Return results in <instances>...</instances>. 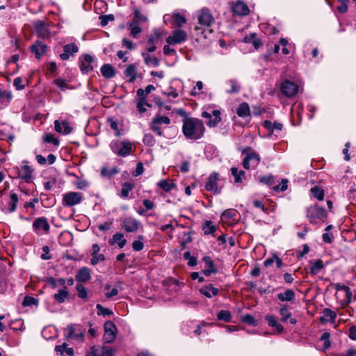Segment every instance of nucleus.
<instances>
[{"mask_svg": "<svg viewBox=\"0 0 356 356\" xmlns=\"http://www.w3.org/2000/svg\"><path fill=\"white\" fill-rule=\"evenodd\" d=\"M205 131L202 120L197 118H186L184 120L182 131L184 136L190 140H197L202 137Z\"/></svg>", "mask_w": 356, "mask_h": 356, "instance_id": "1", "label": "nucleus"}, {"mask_svg": "<svg viewBox=\"0 0 356 356\" xmlns=\"http://www.w3.org/2000/svg\"><path fill=\"white\" fill-rule=\"evenodd\" d=\"M307 217L312 224H317L320 221H324L327 218V213L324 208L316 204L311 205L307 209Z\"/></svg>", "mask_w": 356, "mask_h": 356, "instance_id": "2", "label": "nucleus"}, {"mask_svg": "<svg viewBox=\"0 0 356 356\" xmlns=\"http://www.w3.org/2000/svg\"><path fill=\"white\" fill-rule=\"evenodd\" d=\"M242 154L244 155L243 160V165L244 168L249 169L250 167H257L260 162L259 155L254 151L251 147L245 148Z\"/></svg>", "mask_w": 356, "mask_h": 356, "instance_id": "3", "label": "nucleus"}, {"mask_svg": "<svg viewBox=\"0 0 356 356\" xmlns=\"http://www.w3.org/2000/svg\"><path fill=\"white\" fill-rule=\"evenodd\" d=\"M111 150L120 156H127L131 154L132 146L129 141H113L110 144Z\"/></svg>", "mask_w": 356, "mask_h": 356, "instance_id": "4", "label": "nucleus"}, {"mask_svg": "<svg viewBox=\"0 0 356 356\" xmlns=\"http://www.w3.org/2000/svg\"><path fill=\"white\" fill-rule=\"evenodd\" d=\"M120 226L122 229L129 233H135L143 229L141 222L132 216L122 218Z\"/></svg>", "mask_w": 356, "mask_h": 356, "instance_id": "5", "label": "nucleus"}, {"mask_svg": "<svg viewBox=\"0 0 356 356\" xmlns=\"http://www.w3.org/2000/svg\"><path fill=\"white\" fill-rule=\"evenodd\" d=\"M83 200V195L79 192H69L63 195L62 204L64 207H72L79 204Z\"/></svg>", "mask_w": 356, "mask_h": 356, "instance_id": "6", "label": "nucleus"}, {"mask_svg": "<svg viewBox=\"0 0 356 356\" xmlns=\"http://www.w3.org/2000/svg\"><path fill=\"white\" fill-rule=\"evenodd\" d=\"M170 123V120L168 117L157 115L153 118L150 124V129L152 130V131L161 136L163 135V125L167 126Z\"/></svg>", "mask_w": 356, "mask_h": 356, "instance_id": "7", "label": "nucleus"}, {"mask_svg": "<svg viewBox=\"0 0 356 356\" xmlns=\"http://www.w3.org/2000/svg\"><path fill=\"white\" fill-rule=\"evenodd\" d=\"M186 40L187 33L184 31L177 29L174 30L165 40L169 45H175L181 44Z\"/></svg>", "mask_w": 356, "mask_h": 356, "instance_id": "8", "label": "nucleus"}, {"mask_svg": "<svg viewBox=\"0 0 356 356\" xmlns=\"http://www.w3.org/2000/svg\"><path fill=\"white\" fill-rule=\"evenodd\" d=\"M280 90L282 95L291 98L298 93V86L295 82L286 79L281 83Z\"/></svg>", "mask_w": 356, "mask_h": 356, "instance_id": "9", "label": "nucleus"}, {"mask_svg": "<svg viewBox=\"0 0 356 356\" xmlns=\"http://www.w3.org/2000/svg\"><path fill=\"white\" fill-rule=\"evenodd\" d=\"M33 170L27 161H23L18 169V176L26 182H30L33 179Z\"/></svg>", "mask_w": 356, "mask_h": 356, "instance_id": "10", "label": "nucleus"}, {"mask_svg": "<svg viewBox=\"0 0 356 356\" xmlns=\"http://www.w3.org/2000/svg\"><path fill=\"white\" fill-rule=\"evenodd\" d=\"M197 19L200 24L205 26H210L215 21L211 11L207 8L200 10Z\"/></svg>", "mask_w": 356, "mask_h": 356, "instance_id": "11", "label": "nucleus"}, {"mask_svg": "<svg viewBox=\"0 0 356 356\" xmlns=\"http://www.w3.org/2000/svg\"><path fill=\"white\" fill-rule=\"evenodd\" d=\"M117 328L111 321H107L104 324V339L106 342L111 343L116 337Z\"/></svg>", "mask_w": 356, "mask_h": 356, "instance_id": "12", "label": "nucleus"}, {"mask_svg": "<svg viewBox=\"0 0 356 356\" xmlns=\"http://www.w3.org/2000/svg\"><path fill=\"white\" fill-rule=\"evenodd\" d=\"M80 69L83 73H88L94 68V58L89 54L80 57Z\"/></svg>", "mask_w": 356, "mask_h": 356, "instance_id": "13", "label": "nucleus"}, {"mask_svg": "<svg viewBox=\"0 0 356 356\" xmlns=\"http://www.w3.org/2000/svg\"><path fill=\"white\" fill-rule=\"evenodd\" d=\"M202 116L204 118L209 119L207 122V125L210 127H216L218 123L221 120L220 112L218 110H213L211 113L208 111H204L202 113Z\"/></svg>", "mask_w": 356, "mask_h": 356, "instance_id": "14", "label": "nucleus"}, {"mask_svg": "<svg viewBox=\"0 0 356 356\" xmlns=\"http://www.w3.org/2000/svg\"><path fill=\"white\" fill-rule=\"evenodd\" d=\"M55 130L63 135H67L72 131L73 127L72 124L67 120H56L54 122Z\"/></svg>", "mask_w": 356, "mask_h": 356, "instance_id": "15", "label": "nucleus"}, {"mask_svg": "<svg viewBox=\"0 0 356 356\" xmlns=\"http://www.w3.org/2000/svg\"><path fill=\"white\" fill-rule=\"evenodd\" d=\"M218 175L216 172H213L208 177V180L206 183L205 188L208 191L213 192L215 194L220 192V188L218 186Z\"/></svg>", "mask_w": 356, "mask_h": 356, "instance_id": "16", "label": "nucleus"}, {"mask_svg": "<svg viewBox=\"0 0 356 356\" xmlns=\"http://www.w3.org/2000/svg\"><path fill=\"white\" fill-rule=\"evenodd\" d=\"M48 47L40 40H37L31 46V51L35 54L37 59L41 57L47 51Z\"/></svg>", "mask_w": 356, "mask_h": 356, "instance_id": "17", "label": "nucleus"}, {"mask_svg": "<svg viewBox=\"0 0 356 356\" xmlns=\"http://www.w3.org/2000/svg\"><path fill=\"white\" fill-rule=\"evenodd\" d=\"M34 27L38 38H48L50 35L49 29L44 21H38L35 23Z\"/></svg>", "mask_w": 356, "mask_h": 356, "instance_id": "18", "label": "nucleus"}, {"mask_svg": "<svg viewBox=\"0 0 356 356\" xmlns=\"http://www.w3.org/2000/svg\"><path fill=\"white\" fill-rule=\"evenodd\" d=\"M279 314L281 316V320L283 323H286L288 320L289 323L292 325H295L297 323L296 318H292L291 312L289 311V307L283 305L279 309Z\"/></svg>", "mask_w": 356, "mask_h": 356, "instance_id": "19", "label": "nucleus"}, {"mask_svg": "<svg viewBox=\"0 0 356 356\" xmlns=\"http://www.w3.org/2000/svg\"><path fill=\"white\" fill-rule=\"evenodd\" d=\"M100 247L97 244H93L92 247L90 264L93 266L97 264L100 261L105 260V257L103 254L99 253Z\"/></svg>", "mask_w": 356, "mask_h": 356, "instance_id": "20", "label": "nucleus"}, {"mask_svg": "<svg viewBox=\"0 0 356 356\" xmlns=\"http://www.w3.org/2000/svg\"><path fill=\"white\" fill-rule=\"evenodd\" d=\"M64 52L60 55V57L63 60H67L70 58V55H73L79 51V47L75 43L66 44L63 47Z\"/></svg>", "mask_w": 356, "mask_h": 356, "instance_id": "21", "label": "nucleus"}, {"mask_svg": "<svg viewBox=\"0 0 356 356\" xmlns=\"http://www.w3.org/2000/svg\"><path fill=\"white\" fill-rule=\"evenodd\" d=\"M33 229L35 232L44 231L48 232L49 229V225L45 218H36L33 224Z\"/></svg>", "mask_w": 356, "mask_h": 356, "instance_id": "22", "label": "nucleus"}, {"mask_svg": "<svg viewBox=\"0 0 356 356\" xmlns=\"http://www.w3.org/2000/svg\"><path fill=\"white\" fill-rule=\"evenodd\" d=\"M232 11L238 15H246L249 13V8L244 2L238 1L233 5Z\"/></svg>", "mask_w": 356, "mask_h": 356, "instance_id": "23", "label": "nucleus"}, {"mask_svg": "<svg viewBox=\"0 0 356 356\" xmlns=\"http://www.w3.org/2000/svg\"><path fill=\"white\" fill-rule=\"evenodd\" d=\"M108 243L111 245L117 244L118 247L122 249L125 246L127 240L124 238L122 233L117 232L113 236L112 238L109 240Z\"/></svg>", "mask_w": 356, "mask_h": 356, "instance_id": "24", "label": "nucleus"}, {"mask_svg": "<svg viewBox=\"0 0 356 356\" xmlns=\"http://www.w3.org/2000/svg\"><path fill=\"white\" fill-rule=\"evenodd\" d=\"M265 320L267 321L270 327H275L278 333H282L284 330L283 326L279 323L277 318L273 315L268 314L265 316Z\"/></svg>", "mask_w": 356, "mask_h": 356, "instance_id": "25", "label": "nucleus"}, {"mask_svg": "<svg viewBox=\"0 0 356 356\" xmlns=\"http://www.w3.org/2000/svg\"><path fill=\"white\" fill-rule=\"evenodd\" d=\"M200 292L207 298H211L218 293V289L214 287L212 284H208L202 287Z\"/></svg>", "mask_w": 356, "mask_h": 356, "instance_id": "26", "label": "nucleus"}, {"mask_svg": "<svg viewBox=\"0 0 356 356\" xmlns=\"http://www.w3.org/2000/svg\"><path fill=\"white\" fill-rule=\"evenodd\" d=\"M323 314V316L321 317V321L322 323L327 321L333 323L337 318V314L328 308L324 309Z\"/></svg>", "mask_w": 356, "mask_h": 356, "instance_id": "27", "label": "nucleus"}, {"mask_svg": "<svg viewBox=\"0 0 356 356\" xmlns=\"http://www.w3.org/2000/svg\"><path fill=\"white\" fill-rule=\"evenodd\" d=\"M203 261H204L206 266L203 273L206 276H209L211 273L216 272L213 262L210 257H204L203 258Z\"/></svg>", "mask_w": 356, "mask_h": 356, "instance_id": "28", "label": "nucleus"}, {"mask_svg": "<svg viewBox=\"0 0 356 356\" xmlns=\"http://www.w3.org/2000/svg\"><path fill=\"white\" fill-rule=\"evenodd\" d=\"M100 70L102 74L106 79L113 78L115 74V69L110 64H104Z\"/></svg>", "mask_w": 356, "mask_h": 356, "instance_id": "29", "label": "nucleus"}, {"mask_svg": "<svg viewBox=\"0 0 356 356\" xmlns=\"http://www.w3.org/2000/svg\"><path fill=\"white\" fill-rule=\"evenodd\" d=\"M90 277L91 276H90V273L89 269L88 268L84 267V268H81L78 271L76 278L77 281L86 282L90 279Z\"/></svg>", "mask_w": 356, "mask_h": 356, "instance_id": "30", "label": "nucleus"}, {"mask_svg": "<svg viewBox=\"0 0 356 356\" xmlns=\"http://www.w3.org/2000/svg\"><path fill=\"white\" fill-rule=\"evenodd\" d=\"M277 298L282 301H292L295 298V293L292 289H287L284 293L277 294Z\"/></svg>", "mask_w": 356, "mask_h": 356, "instance_id": "31", "label": "nucleus"}, {"mask_svg": "<svg viewBox=\"0 0 356 356\" xmlns=\"http://www.w3.org/2000/svg\"><path fill=\"white\" fill-rule=\"evenodd\" d=\"M157 186L165 192H169L176 187V185L169 179H161Z\"/></svg>", "mask_w": 356, "mask_h": 356, "instance_id": "32", "label": "nucleus"}, {"mask_svg": "<svg viewBox=\"0 0 356 356\" xmlns=\"http://www.w3.org/2000/svg\"><path fill=\"white\" fill-rule=\"evenodd\" d=\"M119 172V169L117 167H104L101 170V175L102 177L111 178Z\"/></svg>", "mask_w": 356, "mask_h": 356, "instance_id": "33", "label": "nucleus"}, {"mask_svg": "<svg viewBox=\"0 0 356 356\" xmlns=\"http://www.w3.org/2000/svg\"><path fill=\"white\" fill-rule=\"evenodd\" d=\"M55 350L60 353V355H64L65 353L68 356H72L74 355V350L72 348H68L66 343L56 346Z\"/></svg>", "mask_w": 356, "mask_h": 356, "instance_id": "34", "label": "nucleus"}, {"mask_svg": "<svg viewBox=\"0 0 356 356\" xmlns=\"http://www.w3.org/2000/svg\"><path fill=\"white\" fill-rule=\"evenodd\" d=\"M311 268L310 273L313 275H316L323 268L324 265L321 259H317L314 261H310Z\"/></svg>", "mask_w": 356, "mask_h": 356, "instance_id": "35", "label": "nucleus"}, {"mask_svg": "<svg viewBox=\"0 0 356 356\" xmlns=\"http://www.w3.org/2000/svg\"><path fill=\"white\" fill-rule=\"evenodd\" d=\"M126 76L129 78V81L133 82L136 79V67L134 64L129 65L124 72Z\"/></svg>", "mask_w": 356, "mask_h": 356, "instance_id": "36", "label": "nucleus"}, {"mask_svg": "<svg viewBox=\"0 0 356 356\" xmlns=\"http://www.w3.org/2000/svg\"><path fill=\"white\" fill-rule=\"evenodd\" d=\"M231 172L232 176L234 178V181L236 183L242 182L243 179L245 177V172L243 170H238L237 168L232 167L231 168Z\"/></svg>", "mask_w": 356, "mask_h": 356, "instance_id": "37", "label": "nucleus"}, {"mask_svg": "<svg viewBox=\"0 0 356 356\" xmlns=\"http://www.w3.org/2000/svg\"><path fill=\"white\" fill-rule=\"evenodd\" d=\"M68 291L66 288L64 287L63 289H59L58 293L54 295V298L57 302L61 303L65 302V299L68 297Z\"/></svg>", "mask_w": 356, "mask_h": 356, "instance_id": "38", "label": "nucleus"}, {"mask_svg": "<svg viewBox=\"0 0 356 356\" xmlns=\"http://www.w3.org/2000/svg\"><path fill=\"white\" fill-rule=\"evenodd\" d=\"M263 124L264 127L270 132H273L275 129L280 131L282 129V124L280 122H272L269 120H266L264 122Z\"/></svg>", "mask_w": 356, "mask_h": 356, "instance_id": "39", "label": "nucleus"}, {"mask_svg": "<svg viewBox=\"0 0 356 356\" xmlns=\"http://www.w3.org/2000/svg\"><path fill=\"white\" fill-rule=\"evenodd\" d=\"M172 19L173 24L179 28L186 23V17L179 13H175Z\"/></svg>", "mask_w": 356, "mask_h": 356, "instance_id": "40", "label": "nucleus"}, {"mask_svg": "<svg viewBox=\"0 0 356 356\" xmlns=\"http://www.w3.org/2000/svg\"><path fill=\"white\" fill-rule=\"evenodd\" d=\"M311 193L312 195L319 201L323 200L324 198V191L319 186H316L312 188Z\"/></svg>", "mask_w": 356, "mask_h": 356, "instance_id": "41", "label": "nucleus"}, {"mask_svg": "<svg viewBox=\"0 0 356 356\" xmlns=\"http://www.w3.org/2000/svg\"><path fill=\"white\" fill-rule=\"evenodd\" d=\"M244 40L245 42L252 43L255 49H258L261 45V40L257 38L255 33H252L250 36H246Z\"/></svg>", "mask_w": 356, "mask_h": 356, "instance_id": "42", "label": "nucleus"}, {"mask_svg": "<svg viewBox=\"0 0 356 356\" xmlns=\"http://www.w3.org/2000/svg\"><path fill=\"white\" fill-rule=\"evenodd\" d=\"M18 196L16 193H11L10 194V202L8 203L9 211L13 212L16 210L17 204L18 202Z\"/></svg>", "mask_w": 356, "mask_h": 356, "instance_id": "43", "label": "nucleus"}, {"mask_svg": "<svg viewBox=\"0 0 356 356\" xmlns=\"http://www.w3.org/2000/svg\"><path fill=\"white\" fill-rule=\"evenodd\" d=\"M237 114L240 117H246L250 115V107L247 103H242L238 110Z\"/></svg>", "mask_w": 356, "mask_h": 356, "instance_id": "44", "label": "nucleus"}, {"mask_svg": "<svg viewBox=\"0 0 356 356\" xmlns=\"http://www.w3.org/2000/svg\"><path fill=\"white\" fill-rule=\"evenodd\" d=\"M134 187V185L131 183H128V182L124 183L122 184V187L121 189L120 196L124 198L127 197L129 192L131 191H132Z\"/></svg>", "mask_w": 356, "mask_h": 356, "instance_id": "45", "label": "nucleus"}, {"mask_svg": "<svg viewBox=\"0 0 356 356\" xmlns=\"http://www.w3.org/2000/svg\"><path fill=\"white\" fill-rule=\"evenodd\" d=\"M227 85L230 87L229 89L227 90L228 93H236L240 90V86L236 80H229L227 82Z\"/></svg>", "mask_w": 356, "mask_h": 356, "instance_id": "46", "label": "nucleus"}, {"mask_svg": "<svg viewBox=\"0 0 356 356\" xmlns=\"http://www.w3.org/2000/svg\"><path fill=\"white\" fill-rule=\"evenodd\" d=\"M13 98L11 92L0 89V102L8 103Z\"/></svg>", "mask_w": 356, "mask_h": 356, "instance_id": "47", "label": "nucleus"}, {"mask_svg": "<svg viewBox=\"0 0 356 356\" xmlns=\"http://www.w3.org/2000/svg\"><path fill=\"white\" fill-rule=\"evenodd\" d=\"M143 236L139 235L138 236V240L134 241L132 243V248L135 251H140L144 248V244L143 243Z\"/></svg>", "mask_w": 356, "mask_h": 356, "instance_id": "48", "label": "nucleus"}, {"mask_svg": "<svg viewBox=\"0 0 356 356\" xmlns=\"http://www.w3.org/2000/svg\"><path fill=\"white\" fill-rule=\"evenodd\" d=\"M147 18L143 15L138 10L134 11V19L131 22L139 24L140 23H144L147 22Z\"/></svg>", "mask_w": 356, "mask_h": 356, "instance_id": "49", "label": "nucleus"}, {"mask_svg": "<svg viewBox=\"0 0 356 356\" xmlns=\"http://www.w3.org/2000/svg\"><path fill=\"white\" fill-rule=\"evenodd\" d=\"M218 319L224 321L225 322H229L232 318V315L229 311L228 310H221L218 314Z\"/></svg>", "mask_w": 356, "mask_h": 356, "instance_id": "50", "label": "nucleus"}, {"mask_svg": "<svg viewBox=\"0 0 356 356\" xmlns=\"http://www.w3.org/2000/svg\"><path fill=\"white\" fill-rule=\"evenodd\" d=\"M205 234H211L216 232V227L213 225L211 221H206L203 227Z\"/></svg>", "mask_w": 356, "mask_h": 356, "instance_id": "51", "label": "nucleus"}, {"mask_svg": "<svg viewBox=\"0 0 356 356\" xmlns=\"http://www.w3.org/2000/svg\"><path fill=\"white\" fill-rule=\"evenodd\" d=\"M129 28L131 30V35L134 38H138L141 33V29L139 27L138 24L131 22L129 24Z\"/></svg>", "mask_w": 356, "mask_h": 356, "instance_id": "52", "label": "nucleus"}, {"mask_svg": "<svg viewBox=\"0 0 356 356\" xmlns=\"http://www.w3.org/2000/svg\"><path fill=\"white\" fill-rule=\"evenodd\" d=\"M137 108L140 113H145L147 111L146 107H151V105L146 100L138 99Z\"/></svg>", "mask_w": 356, "mask_h": 356, "instance_id": "53", "label": "nucleus"}, {"mask_svg": "<svg viewBox=\"0 0 356 356\" xmlns=\"http://www.w3.org/2000/svg\"><path fill=\"white\" fill-rule=\"evenodd\" d=\"M145 62L147 65L153 67H156L159 63V60L156 57L151 56L148 54L145 55Z\"/></svg>", "mask_w": 356, "mask_h": 356, "instance_id": "54", "label": "nucleus"}, {"mask_svg": "<svg viewBox=\"0 0 356 356\" xmlns=\"http://www.w3.org/2000/svg\"><path fill=\"white\" fill-rule=\"evenodd\" d=\"M97 314L102 316H108L113 314V312L108 308L104 307L102 305L97 304Z\"/></svg>", "mask_w": 356, "mask_h": 356, "instance_id": "55", "label": "nucleus"}, {"mask_svg": "<svg viewBox=\"0 0 356 356\" xmlns=\"http://www.w3.org/2000/svg\"><path fill=\"white\" fill-rule=\"evenodd\" d=\"M44 140L48 143H52L56 146L59 145V140L52 134H47L44 136Z\"/></svg>", "mask_w": 356, "mask_h": 356, "instance_id": "56", "label": "nucleus"}, {"mask_svg": "<svg viewBox=\"0 0 356 356\" xmlns=\"http://www.w3.org/2000/svg\"><path fill=\"white\" fill-rule=\"evenodd\" d=\"M236 216V211L234 209H227L222 214V217L228 220H234Z\"/></svg>", "mask_w": 356, "mask_h": 356, "instance_id": "57", "label": "nucleus"}, {"mask_svg": "<svg viewBox=\"0 0 356 356\" xmlns=\"http://www.w3.org/2000/svg\"><path fill=\"white\" fill-rule=\"evenodd\" d=\"M111 286L110 285L107 284L105 286V290L106 291L105 292V296L107 298H111L113 296H115L118 293V290L117 288H113L110 291Z\"/></svg>", "mask_w": 356, "mask_h": 356, "instance_id": "58", "label": "nucleus"}, {"mask_svg": "<svg viewBox=\"0 0 356 356\" xmlns=\"http://www.w3.org/2000/svg\"><path fill=\"white\" fill-rule=\"evenodd\" d=\"M69 337L76 339H82L83 337V333L81 332L80 334L75 333V329L72 326H69Z\"/></svg>", "mask_w": 356, "mask_h": 356, "instance_id": "59", "label": "nucleus"}, {"mask_svg": "<svg viewBox=\"0 0 356 356\" xmlns=\"http://www.w3.org/2000/svg\"><path fill=\"white\" fill-rule=\"evenodd\" d=\"M54 83L62 90H65L66 89L70 88L65 80L62 79H56V80H54Z\"/></svg>", "mask_w": 356, "mask_h": 356, "instance_id": "60", "label": "nucleus"}, {"mask_svg": "<svg viewBox=\"0 0 356 356\" xmlns=\"http://www.w3.org/2000/svg\"><path fill=\"white\" fill-rule=\"evenodd\" d=\"M113 350L112 348L104 346L101 348L100 353H98V356H113Z\"/></svg>", "mask_w": 356, "mask_h": 356, "instance_id": "61", "label": "nucleus"}, {"mask_svg": "<svg viewBox=\"0 0 356 356\" xmlns=\"http://www.w3.org/2000/svg\"><path fill=\"white\" fill-rule=\"evenodd\" d=\"M274 177L271 175L259 177V181L266 185H271L273 183Z\"/></svg>", "mask_w": 356, "mask_h": 356, "instance_id": "62", "label": "nucleus"}, {"mask_svg": "<svg viewBox=\"0 0 356 356\" xmlns=\"http://www.w3.org/2000/svg\"><path fill=\"white\" fill-rule=\"evenodd\" d=\"M76 290L78 292V296L81 298H86L87 291L85 287L81 284L76 285Z\"/></svg>", "mask_w": 356, "mask_h": 356, "instance_id": "63", "label": "nucleus"}, {"mask_svg": "<svg viewBox=\"0 0 356 356\" xmlns=\"http://www.w3.org/2000/svg\"><path fill=\"white\" fill-rule=\"evenodd\" d=\"M348 337L350 339L356 341V325L349 327Z\"/></svg>", "mask_w": 356, "mask_h": 356, "instance_id": "64", "label": "nucleus"}]
</instances>
